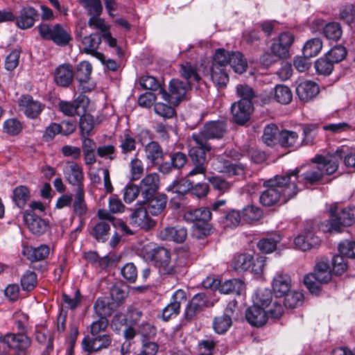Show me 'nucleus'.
I'll return each instance as SVG.
<instances>
[{"label":"nucleus","instance_id":"obj_55","mask_svg":"<svg viewBox=\"0 0 355 355\" xmlns=\"http://www.w3.org/2000/svg\"><path fill=\"white\" fill-rule=\"evenodd\" d=\"M278 131L279 129L276 125L273 123L267 125L263 130V142L268 146H273L276 143V137Z\"/></svg>","mask_w":355,"mask_h":355},{"label":"nucleus","instance_id":"obj_50","mask_svg":"<svg viewBox=\"0 0 355 355\" xmlns=\"http://www.w3.org/2000/svg\"><path fill=\"white\" fill-rule=\"evenodd\" d=\"M180 73L184 79L187 80L186 83L194 80L198 83L200 80V77L197 73L196 67L192 65L190 62H186L180 65Z\"/></svg>","mask_w":355,"mask_h":355},{"label":"nucleus","instance_id":"obj_34","mask_svg":"<svg viewBox=\"0 0 355 355\" xmlns=\"http://www.w3.org/2000/svg\"><path fill=\"white\" fill-rule=\"evenodd\" d=\"M277 141L282 148H297L302 144L298 134L293 130H283L279 132Z\"/></svg>","mask_w":355,"mask_h":355},{"label":"nucleus","instance_id":"obj_9","mask_svg":"<svg viewBox=\"0 0 355 355\" xmlns=\"http://www.w3.org/2000/svg\"><path fill=\"white\" fill-rule=\"evenodd\" d=\"M189 88V83L174 78L169 83V92L168 93L164 88L160 89V95L166 102L178 105L185 99L187 92Z\"/></svg>","mask_w":355,"mask_h":355},{"label":"nucleus","instance_id":"obj_30","mask_svg":"<svg viewBox=\"0 0 355 355\" xmlns=\"http://www.w3.org/2000/svg\"><path fill=\"white\" fill-rule=\"evenodd\" d=\"M49 248L46 245H41L39 247L25 246L23 248L22 254L31 263L43 261L49 254Z\"/></svg>","mask_w":355,"mask_h":355},{"label":"nucleus","instance_id":"obj_46","mask_svg":"<svg viewBox=\"0 0 355 355\" xmlns=\"http://www.w3.org/2000/svg\"><path fill=\"white\" fill-rule=\"evenodd\" d=\"M30 198V191L26 186H19L14 189L12 200L19 208H23Z\"/></svg>","mask_w":355,"mask_h":355},{"label":"nucleus","instance_id":"obj_10","mask_svg":"<svg viewBox=\"0 0 355 355\" xmlns=\"http://www.w3.org/2000/svg\"><path fill=\"white\" fill-rule=\"evenodd\" d=\"M112 343V336L109 334H103L102 335L85 336L82 340L81 345L83 351L92 354L108 349Z\"/></svg>","mask_w":355,"mask_h":355},{"label":"nucleus","instance_id":"obj_25","mask_svg":"<svg viewBox=\"0 0 355 355\" xmlns=\"http://www.w3.org/2000/svg\"><path fill=\"white\" fill-rule=\"evenodd\" d=\"M159 236L163 241L182 243L187 239V230L185 227L181 226L166 227L159 232Z\"/></svg>","mask_w":355,"mask_h":355},{"label":"nucleus","instance_id":"obj_7","mask_svg":"<svg viewBox=\"0 0 355 355\" xmlns=\"http://www.w3.org/2000/svg\"><path fill=\"white\" fill-rule=\"evenodd\" d=\"M355 223V207H347L336 210L331 219L327 221V230L330 233H338L343 227L352 225Z\"/></svg>","mask_w":355,"mask_h":355},{"label":"nucleus","instance_id":"obj_64","mask_svg":"<svg viewBox=\"0 0 355 355\" xmlns=\"http://www.w3.org/2000/svg\"><path fill=\"white\" fill-rule=\"evenodd\" d=\"M338 248L343 256L355 259V241L345 240L339 243Z\"/></svg>","mask_w":355,"mask_h":355},{"label":"nucleus","instance_id":"obj_60","mask_svg":"<svg viewBox=\"0 0 355 355\" xmlns=\"http://www.w3.org/2000/svg\"><path fill=\"white\" fill-rule=\"evenodd\" d=\"M213 188L219 191L220 194L227 192L232 188V184L218 176H211L207 178Z\"/></svg>","mask_w":355,"mask_h":355},{"label":"nucleus","instance_id":"obj_62","mask_svg":"<svg viewBox=\"0 0 355 355\" xmlns=\"http://www.w3.org/2000/svg\"><path fill=\"white\" fill-rule=\"evenodd\" d=\"M130 180H138L144 173V168L141 160L135 156L130 163Z\"/></svg>","mask_w":355,"mask_h":355},{"label":"nucleus","instance_id":"obj_47","mask_svg":"<svg viewBox=\"0 0 355 355\" xmlns=\"http://www.w3.org/2000/svg\"><path fill=\"white\" fill-rule=\"evenodd\" d=\"M210 76L212 81L220 86H225L229 81L226 67L211 66Z\"/></svg>","mask_w":355,"mask_h":355},{"label":"nucleus","instance_id":"obj_32","mask_svg":"<svg viewBox=\"0 0 355 355\" xmlns=\"http://www.w3.org/2000/svg\"><path fill=\"white\" fill-rule=\"evenodd\" d=\"M183 218L188 223L194 224L209 221L211 218V212L208 207H200L187 211Z\"/></svg>","mask_w":355,"mask_h":355},{"label":"nucleus","instance_id":"obj_27","mask_svg":"<svg viewBox=\"0 0 355 355\" xmlns=\"http://www.w3.org/2000/svg\"><path fill=\"white\" fill-rule=\"evenodd\" d=\"M119 148L123 159H126L137 148V140L129 130H125L119 137Z\"/></svg>","mask_w":355,"mask_h":355},{"label":"nucleus","instance_id":"obj_43","mask_svg":"<svg viewBox=\"0 0 355 355\" xmlns=\"http://www.w3.org/2000/svg\"><path fill=\"white\" fill-rule=\"evenodd\" d=\"M94 310L98 318H107L113 313L114 309L113 304L105 299L98 298L94 305Z\"/></svg>","mask_w":355,"mask_h":355},{"label":"nucleus","instance_id":"obj_5","mask_svg":"<svg viewBox=\"0 0 355 355\" xmlns=\"http://www.w3.org/2000/svg\"><path fill=\"white\" fill-rule=\"evenodd\" d=\"M144 257L153 261L159 272L162 275H171L176 272L175 264L171 262L170 252L165 248L157 246L145 248Z\"/></svg>","mask_w":355,"mask_h":355},{"label":"nucleus","instance_id":"obj_18","mask_svg":"<svg viewBox=\"0 0 355 355\" xmlns=\"http://www.w3.org/2000/svg\"><path fill=\"white\" fill-rule=\"evenodd\" d=\"M159 187V176L156 173L146 175L140 182L139 189L144 199H148L157 194Z\"/></svg>","mask_w":355,"mask_h":355},{"label":"nucleus","instance_id":"obj_17","mask_svg":"<svg viewBox=\"0 0 355 355\" xmlns=\"http://www.w3.org/2000/svg\"><path fill=\"white\" fill-rule=\"evenodd\" d=\"M253 106L251 101L240 100L232 104L231 112L234 121L239 125L245 124L250 119Z\"/></svg>","mask_w":355,"mask_h":355},{"label":"nucleus","instance_id":"obj_40","mask_svg":"<svg viewBox=\"0 0 355 355\" xmlns=\"http://www.w3.org/2000/svg\"><path fill=\"white\" fill-rule=\"evenodd\" d=\"M229 65L238 73H243L246 71L248 64L246 60L240 52H232L230 53Z\"/></svg>","mask_w":355,"mask_h":355},{"label":"nucleus","instance_id":"obj_6","mask_svg":"<svg viewBox=\"0 0 355 355\" xmlns=\"http://www.w3.org/2000/svg\"><path fill=\"white\" fill-rule=\"evenodd\" d=\"M331 277L329 263L321 261L316 263L313 272L304 277V284L311 293L317 295L320 291L321 285L330 282Z\"/></svg>","mask_w":355,"mask_h":355},{"label":"nucleus","instance_id":"obj_31","mask_svg":"<svg viewBox=\"0 0 355 355\" xmlns=\"http://www.w3.org/2000/svg\"><path fill=\"white\" fill-rule=\"evenodd\" d=\"M166 194H155L148 199H144V202L148 204L147 211L153 216H157L163 212L167 203Z\"/></svg>","mask_w":355,"mask_h":355},{"label":"nucleus","instance_id":"obj_58","mask_svg":"<svg viewBox=\"0 0 355 355\" xmlns=\"http://www.w3.org/2000/svg\"><path fill=\"white\" fill-rule=\"evenodd\" d=\"M37 283V275L33 271L27 270L21 276V286L24 291H31L33 290Z\"/></svg>","mask_w":355,"mask_h":355},{"label":"nucleus","instance_id":"obj_29","mask_svg":"<svg viewBox=\"0 0 355 355\" xmlns=\"http://www.w3.org/2000/svg\"><path fill=\"white\" fill-rule=\"evenodd\" d=\"M130 220L132 225L146 230L155 225V223L148 217L147 209L144 207L135 209L131 214Z\"/></svg>","mask_w":355,"mask_h":355},{"label":"nucleus","instance_id":"obj_41","mask_svg":"<svg viewBox=\"0 0 355 355\" xmlns=\"http://www.w3.org/2000/svg\"><path fill=\"white\" fill-rule=\"evenodd\" d=\"M92 71V64L87 61H83L77 64L74 77L80 83H87Z\"/></svg>","mask_w":355,"mask_h":355},{"label":"nucleus","instance_id":"obj_16","mask_svg":"<svg viewBox=\"0 0 355 355\" xmlns=\"http://www.w3.org/2000/svg\"><path fill=\"white\" fill-rule=\"evenodd\" d=\"M236 302H230L221 315L216 316L213 320V328L217 334L225 333L232 324V317L234 314Z\"/></svg>","mask_w":355,"mask_h":355},{"label":"nucleus","instance_id":"obj_24","mask_svg":"<svg viewBox=\"0 0 355 355\" xmlns=\"http://www.w3.org/2000/svg\"><path fill=\"white\" fill-rule=\"evenodd\" d=\"M38 17L37 11L33 7H24L20 10L19 16L16 17V25L23 30L30 28L37 20Z\"/></svg>","mask_w":355,"mask_h":355},{"label":"nucleus","instance_id":"obj_35","mask_svg":"<svg viewBox=\"0 0 355 355\" xmlns=\"http://www.w3.org/2000/svg\"><path fill=\"white\" fill-rule=\"evenodd\" d=\"M73 213L80 218L85 216L88 212V207L85 201V189H76L72 200Z\"/></svg>","mask_w":355,"mask_h":355},{"label":"nucleus","instance_id":"obj_52","mask_svg":"<svg viewBox=\"0 0 355 355\" xmlns=\"http://www.w3.org/2000/svg\"><path fill=\"white\" fill-rule=\"evenodd\" d=\"M334 63L325 55L315 62V68L318 74L329 76L334 69Z\"/></svg>","mask_w":355,"mask_h":355},{"label":"nucleus","instance_id":"obj_49","mask_svg":"<svg viewBox=\"0 0 355 355\" xmlns=\"http://www.w3.org/2000/svg\"><path fill=\"white\" fill-rule=\"evenodd\" d=\"M243 287V283L239 279H232L222 283L219 286V291L223 294L233 293H239Z\"/></svg>","mask_w":355,"mask_h":355},{"label":"nucleus","instance_id":"obj_33","mask_svg":"<svg viewBox=\"0 0 355 355\" xmlns=\"http://www.w3.org/2000/svg\"><path fill=\"white\" fill-rule=\"evenodd\" d=\"M144 152L146 159L153 165L158 164L164 159L163 148L157 141H149L144 146Z\"/></svg>","mask_w":355,"mask_h":355},{"label":"nucleus","instance_id":"obj_57","mask_svg":"<svg viewBox=\"0 0 355 355\" xmlns=\"http://www.w3.org/2000/svg\"><path fill=\"white\" fill-rule=\"evenodd\" d=\"M284 306L288 309H295L301 305L304 295L300 292H288L284 296Z\"/></svg>","mask_w":355,"mask_h":355},{"label":"nucleus","instance_id":"obj_28","mask_svg":"<svg viewBox=\"0 0 355 355\" xmlns=\"http://www.w3.org/2000/svg\"><path fill=\"white\" fill-rule=\"evenodd\" d=\"M291 281L288 275L277 273L273 278L272 291L277 297H282L289 292Z\"/></svg>","mask_w":355,"mask_h":355},{"label":"nucleus","instance_id":"obj_42","mask_svg":"<svg viewBox=\"0 0 355 355\" xmlns=\"http://www.w3.org/2000/svg\"><path fill=\"white\" fill-rule=\"evenodd\" d=\"M322 48V40L318 38H312L308 40L304 45L302 49L303 55L305 58H312L316 56Z\"/></svg>","mask_w":355,"mask_h":355},{"label":"nucleus","instance_id":"obj_23","mask_svg":"<svg viewBox=\"0 0 355 355\" xmlns=\"http://www.w3.org/2000/svg\"><path fill=\"white\" fill-rule=\"evenodd\" d=\"M23 217L31 232L37 235L45 232L47 227V222L45 220L35 214L32 211L28 210L24 212Z\"/></svg>","mask_w":355,"mask_h":355},{"label":"nucleus","instance_id":"obj_48","mask_svg":"<svg viewBox=\"0 0 355 355\" xmlns=\"http://www.w3.org/2000/svg\"><path fill=\"white\" fill-rule=\"evenodd\" d=\"M81 100L79 98L73 101H60L58 103L59 110L65 116H73L78 114V110L80 107Z\"/></svg>","mask_w":355,"mask_h":355},{"label":"nucleus","instance_id":"obj_4","mask_svg":"<svg viewBox=\"0 0 355 355\" xmlns=\"http://www.w3.org/2000/svg\"><path fill=\"white\" fill-rule=\"evenodd\" d=\"M284 313V308L281 303L275 301L272 307L265 310L263 308L252 305L249 306L245 313L247 322L253 327H260L264 325L268 320V314L273 318H279Z\"/></svg>","mask_w":355,"mask_h":355},{"label":"nucleus","instance_id":"obj_38","mask_svg":"<svg viewBox=\"0 0 355 355\" xmlns=\"http://www.w3.org/2000/svg\"><path fill=\"white\" fill-rule=\"evenodd\" d=\"M253 305L260 306L261 308L270 309L272 307V293L268 289H258L252 297Z\"/></svg>","mask_w":355,"mask_h":355},{"label":"nucleus","instance_id":"obj_19","mask_svg":"<svg viewBox=\"0 0 355 355\" xmlns=\"http://www.w3.org/2000/svg\"><path fill=\"white\" fill-rule=\"evenodd\" d=\"M209 299L204 293L196 294L186 307L184 316L187 320H192L197 313L208 306Z\"/></svg>","mask_w":355,"mask_h":355},{"label":"nucleus","instance_id":"obj_59","mask_svg":"<svg viewBox=\"0 0 355 355\" xmlns=\"http://www.w3.org/2000/svg\"><path fill=\"white\" fill-rule=\"evenodd\" d=\"M3 130L6 134L15 136L21 132L22 125L18 119L12 118L4 121Z\"/></svg>","mask_w":355,"mask_h":355},{"label":"nucleus","instance_id":"obj_61","mask_svg":"<svg viewBox=\"0 0 355 355\" xmlns=\"http://www.w3.org/2000/svg\"><path fill=\"white\" fill-rule=\"evenodd\" d=\"M340 19L348 25L355 23V8L353 4H346L340 8Z\"/></svg>","mask_w":355,"mask_h":355},{"label":"nucleus","instance_id":"obj_53","mask_svg":"<svg viewBox=\"0 0 355 355\" xmlns=\"http://www.w3.org/2000/svg\"><path fill=\"white\" fill-rule=\"evenodd\" d=\"M79 3L90 17L101 15L103 12V6L101 0H80Z\"/></svg>","mask_w":355,"mask_h":355},{"label":"nucleus","instance_id":"obj_11","mask_svg":"<svg viewBox=\"0 0 355 355\" xmlns=\"http://www.w3.org/2000/svg\"><path fill=\"white\" fill-rule=\"evenodd\" d=\"M18 105L20 111L31 119H37L45 108V105L37 100H35L31 95H22L18 99Z\"/></svg>","mask_w":355,"mask_h":355},{"label":"nucleus","instance_id":"obj_37","mask_svg":"<svg viewBox=\"0 0 355 355\" xmlns=\"http://www.w3.org/2000/svg\"><path fill=\"white\" fill-rule=\"evenodd\" d=\"M110 231V224L107 221L100 220L92 228L90 234L98 242L104 243L107 241Z\"/></svg>","mask_w":355,"mask_h":355},{"label":"nucleus","instance_id":"obj_51","mask_svg":"<svg viewBox=\"0 0 355 355\" xmlns=\"http://www.w3.org/2000/svg\"><path fill=\"white\" fill-rule=\"evenodd\" d=\"M323 34L328 40L338 41L343 34L340 24L338 22H330L325 24L323 28Z\"/></svg>","mask_w":355,"mask_h":355},{"label":"nucleus","instance_id":"obj_54","mask_svg":"<svg viewBox=\"0 0 355 355\" xmlns=\"http://www.w3.org/2000/svg\"><path fill=\"white\" fill-rule=\"evenodd\" d=\"M109 324L107 318L100 317L94 320L88 327L92 336L102 335L106 331Z\"/></svg>","mask_w":355,"mask_h":355},{"label":"nucleus","instance_id":"obj_63","mask_svg":"<svg viewBox=\"0 0 355 355\" xmlns=\"http://www.w3.org/2000/svg\"><path fill=\"white\" fill-rule=\"evenodd\" d=\"M334 64L341 62L347 55L346 49L341 45H336L325 54Z\"/></svg>","mask_w":355,"mask_h":355},{"label":"nucleus","instance_id":"obj_2","mask_svg":"<svg viewBox=\"0 0 355 355\" xmlns=\"http://www.w3.org/2000/svg\"><path fill=\"white\" fill-rule=\"evenodd\" d=\"M298 170L287 173L286 175H275L263 183L265 189L261 193L259 202L264 207L286 203L299 191L297 184L292 178L297 179Z\"/></svg>","mask_w":355,"mask_h":355},{"label":"nucleus","instance_id":"obj_36","mask_svg":"<svg viewBox=\"0 0 355 355\" xmlns=\"http://www.w3.org/2000/svg\"><path fill=\"white\" fill-rule=\"evenodd\" d=\"M281 240L282 236L279 234L274 233L266 238L260 239L257 243V246L263 253H271L276 249L277 243H279Z\"/></svg>","mask_w":355,"mask_h":355},{"label":"nucleus","instance_id":"obj_8","mask_svg":"<svg viewBox=\"0 0 355 355\" xmlns=\"http://www.w3.org/2000/svg\"><path fill=\"white\" fill-rule=\"evenodd\" d=\"M38 31L42 38L51 40L58 46H66L72 40L70 34L59 24L53 26L42 24L38 26Z\"/></svg>","mask_w":355,"mask_h":355},{"label":"nucleus","instance_id":"obj_15","mask_svg":"<svg viewBox=\"0 0 355 355\" xmlns=\"http://www.w3.org/2000/svg\"><path fill=\"white\" fill-rule=\"evenodd\" d=\"M186 300L185 291L182 289L176 291L172 295L171 302L163 309L161 315L162 319L164 321H168L173 317L177 316L180 313L182 303Z\"/></svg>","mask_w":355,"mask_h":355},{"label":"nucleus","instance_id":"obj_45","mask_svg":"<svg viewBox=\"0 0 355 355\" xmlns=\"http://www.w3.org/2000/svg\"><path fill=\"white\" fill-rule=\"evenodd\" d=\"M334 157L343 159L344 164L347 167L355 168V148H349L343 146L336 150ZM338 159V158H336Z\"/></svg>","mask_w":355,"mask_h":355},{"label":"nucleus","instance_id":"obj_20","mask_svg":"<svg viewBox=\"0 0 355 355\" xmlns=\"http://www.w3.org/2000/svg\"><path fill=\"white\" fill-rule=\"evenodd\" d=\"M53 76L57 85L68 87L73 81V68L70 64H60L55 69Z\"/></svg>","mask_w":355,"mask_h":355},{"label":"nucleus","instance_id":"obj_26","mask_svg":"<svg viewBox=\"0 0 355 355\" xmlns=\"http://www.w3.org/2000/svg\"><path fill=\"white\" fill-rule=\"evenodd\" d=\"M101 43V36L97 33H92L82 39L83 52L91 54L98 60L103 58V53L97 51Z\"/></svg>","mask_w":355,"mask_h":355},{"label":"nucleus","instance_id":"obj_3","mask_svg":"<svg viewBox=\"0 0 355 355\" xmlns=\"http://www.w3.org/2000/svg\"><path fill=\"white\" fill-rule=\"evenodd\" d=\"M316 164L309 168L305 172L300 174V169L298 170L297 179L292 178L297 184L302 183L305 187L308 184L313 185L320 182L325 175H331L338 167V160L336 157L325 158L322 156L317 157L314 159Z\"/></svg>","mask_w":355,"mask_h":355},{"label":"nucleus","instance_id":"obj_12","mask_svg":"<svg viewBox=\"0 0 355 355\" xmlns=\"http://www.w3.org/2000/svg\"><path fill=\"white\" fill-rule=\"evenodd\" d=\"M295 40L294 35L286 31L282 33L278 40L273 42L270 46V51L279 59L286 58L289 55V50Z\"/></svg>","mask_w":355,"mask_h":355},{"label":"nucleus","instance_id":"obj_22","mask_svg":"<svg viewBox=\"0 0 355 355\" xmlns=\"http://www.w3.org/2000/svg\"><path fill=\"white\" fill-rule=\"evenodd\" d=\"M319 92L318 85L311 80L303 81L296 87V94L298 98L304 103L312 101L319 94Z\"/></svg>","mask_w":355,"mask_h":355},{"label":"nucleus","instance_id":"obj_56","mask_svg":"<svg viewBox=\"0 0 355 355\" xmlns=\"http://www.w3.org/2000/svg\"><path fill=\"white\" fill-rule=\"evenodd\" d=\"M128 295V289L125 285L114 284L110 288V296L117 304L123 302Z\"/></svg>","mask_w":355,"mask_h":355},{"label":"nucleus","instance_id":"obj_14","mask_svg":"<svg viewBox=\"0 0 355 355\" xmlns=\"http://www.w3.org/2000/svg\"><path fill=\"white\" fill-rule=\"evenodd\" d=\"M4 343L17 351V355H25L31 345V340L24 334L8 333L4 336Z\"/></svg>","mask_w":355,"mask_h":355},{"label":"nucleus","instance_id":"obj_13","mask_svg":"<svg viewBox=\"0 0 355 355\" xmlns=\"http://www.w3.org/2000/svg\"><path fill=\"white\" fill-rule=\"evenodd\" d=\"M64 178L67 182L76 187V189L84 188V173L83 167L74 162H68L63 170Z\"/></svg>","mask_w":355,"mask_h":355},{"label":"nucleus","instance_id":"obj_39","mask_svg":"<svg viewBox=\"0 0 355 355\" xmlns=\"http://www.w3.org/2000/svg\"><path fill=\"white\" fill-rule=\"evenodd\" d=\"M253 256L248 253L236 254L232 261L233 269L238 272L249 270L252 266Z\"/></svg>","mask_w":355,"mask_h":355},{"label":"nucleus","instance_id":"obj_1","mask_svg":"<svg viewBox=\"0 0 355 355\" xmlns=\"http://www.w3.org/2000/svg\"><path fill=\"white\" fill-rule=\"evenodd\" d=\"M227 132V123L224 121H212L205 123L198 133L189 137V156L193 166L188 176L205 174L212 149L209 139H221Z\"/></svg>","mask_w":355,"mask_h":355},{"label":"nucleus","instance_id":"obj_21","mask_svg":"<svg viewBox=\"0 0 355 355\" xmlns=\"http://www.w3.org/2000/svg\"><path fill=\"white\" fill-rule=\"evenodd\" d=\"M320 244V239L311 231H305L299 234L294 239V245L296 248L306 251L311 248H316Z\"/></svg>","mask_w":355,"mask_h":355},{"label":"nucleus","instance_id":"obj_44","mask_svg":"<svg viewBox=\"0 0 355 355\" xmlns=\"http://www.w3.org/2000/svg\"><path fill=\"white\" fill-rule=\"evenodd\" d=\"M274 98L281 104H289L293 99V94L290 88L284 85H277L274 88Z\"/></svg>","mask_w":355,"mask_h":355}]
</instances>
